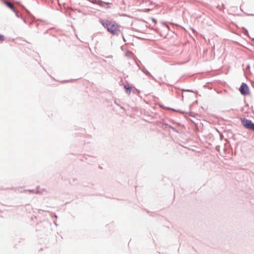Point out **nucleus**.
Masks as SVG:
<instances>
[{
    "instance_id": "1",
    "label": "nucleus",
    "mask_w": 254,
    "mask_h": 254,
    "mask_svg": "<svg viewBox=\"0 0 254 254\" xmlns=\"http://www.w3.org/2000/svg\"><path fill=\"white\" fill-rule=\"evenodd\" d=\"M100 22L111 33L114 35H118L120 33V26L115 21L101 20Z\"/></svg>"
},
{
    "instance_id": "2",
    "label": "nucleus",
    "mask_w": 254,
    "mask_h": 254,
    "mask_svg": "<svg viewBox=\"0 0 254 254\" xmlns=\"http://www.w3.org/2000/svg\"><path fill=\"white\" fill-rule=\"evenodd\" d=\"M241 120L245 128L254 131V124L251 121L245 118L241 119Z\"/></svg>"
},
{
    "instance_id": "3",
    "label": "nucleus",
    "mask_w": 254,
    "mask_h": 254,
    "mask_svg": "<svg viewBox=\"0 0 254 254\" xmlns=\"http://www.w3.org/2000/svg\"><path fill=\"white\" fill-rule=\"evenodd\" d=\"M239 90L241 93L244 95L248 94L249 92V88L247 85L245 83H243L241 84Z\"/></svg>"
},
{
    "instance_id": "4",
    "label": "nucleus",
    "mask_w": 254,
    "mask_h": 254,
    "mask_svg": "<svg viewBox=\"0 0 254 254\" xmlns=\"http://www.w3.org/2000/svg\"><path fill=\"white\" fill-rule=\"evenodd\" d=\"M96 4L102 6L104 7L105 8H108L109 7V3H106L104 2H102L101 0H96Z\"/></svg>"
},
{
    "instance_id": "5",
    "label": "nucleus",
    "mask_w": 254,
    "mask_h": 254,
    "mask_svg": "<svg viewBox=\"0 0 254 254\" xmlns=\"http://www.w3.org/2000/svg\"><path fill=\"white\" fill-rule=\"evenodd\" d=\"M5 4L8 7H9L11 9H14V6L12 3L8 1H4Z\"/></svg>"
},
{
    "instance_id": "6",
    "label": "nucleus",
    "mask_w": 254,
    "mask_h": 254,
    "mask_svg": "<svg viewBox=\"0 0 254 254\" xmlns=\"http://www.w3.org/2000/svg\"><path fill=\"white\" fill-rule=\"evenodd\" d=\"M127 93L129 94L131 91V88L129 87L128 85H126L124 86Z\"/></svg>"
},
{
    "instance_id": "7",
    "label": "nucleus",
    "mask_w": 254,
    "mask_h": 254,
    "mask_svg": "<svg viewBox=\"0 0 254 254\" xmlns=\"http://www.w3.org/2000/svg\"><path fill=\"white\" fill-rule=\"evenodd\" d=\"M4 40V37L3 35H0V42L3 41Z\"/></svg>"
}]
</instances>
